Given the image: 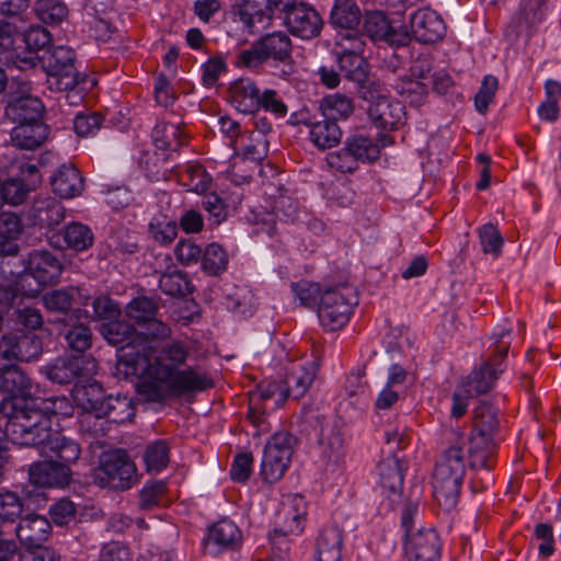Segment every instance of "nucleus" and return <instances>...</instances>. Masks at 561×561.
Masks as SVG:
<instances>
[{"instance_id": "obj_51", "label": "nucleus", "mask_w": 561, "mask_h": 561, "mask_svg": "<svg viewBox=\"0 0 561 561\" xmlns=\"http://www.w3.org/2000/svg\"><path fill=\"white\" fill-rule=\"evenodd\" d=\"M159 288L171 297H185L194 289L187 274L179 270L163 273L159 279Z\"/></svg>"}, {"instance_id": "obj_54", "label": "nucleus", "mask_w": 561, "mask_h": 561, "mask_svg": "<svg viewBox=\"0 0 561 561\" xmlns=\"http://www.w3.org/2000/svg\"><path fill=\"white\" fill-rule=\"evenodd\" d=\"M149 232L154 241L160 244H170L178 236V224L159 214L154 216L149 224Z\"/></svg>"}, {"instance_id": "obj_22", "label": "nucleus", "mask_w": 561, "mask_h": 561, "mask_svg": "<svg viewBox=\"0 0 561 561\" xmlns=\"http://www.w3.org/2000/svg\"><path fill=\"white\" fill-rule=\"evenodd\" d=\"M411 38L423 44L442 41L446 34V25L442 16L431 9H419L409 19Z\"/></svg>"}, {"instance_id": "obj_50", "label": "nucleus", "mask_w": 561, "mask_h": 561, "mask_svg": "<svg viewBox=\"0 0 561 561\" xmlns=\"http://www.w3.org/2000/svg\"><path fill=\"white\" fill-rule=\"evenodd\" d=\"M33 11L41 22L48 25H58L69 15L64 0H35Z\"/></svg>"}, {"instance_id": "obj_11", "label": "nucleus", "mask_w": 561, "mask_h": 561, "mask_svg": "<svg viewBox=\"0 0 561 561\" xmlns=\"http://www.w3.org/2000/svg\"><path fill=\"white\" fill-rule=\"evenodd\" d=\"M298 438L288 431H279L268 439L262 458L261 474L268 483L280 479L288 468Z\"/></svg>"}, {"instance_id": "obj_18", "label": "nucleus", "mask_w": 561, "mask_h": 561, "mask_svg": "<svg viewBox=\"0 0 561 561\" xmlns=\"http://www.w3.org/2000/svg\"><path fill=\"white\" fill-rule=\"evenodd\" d=\"M363 30L374 42H385L394 47L410 44L411 35L405 28H394L381 11H370L363 15Z\"/></svg>"}, {"instance_id": "obj_3", "label": "nucleus", "mask_w": 561, "mask_h": 561, "mask_svg": "<svg viewBox=\"0 0 561 561\" xmlns=\"http://www.w3.org/2000/svg\"><path fill=\"white\" fill-rule=\"evenodd\" d=\"M41 67L47 76V88L65 93L69 105H79L96 81L76 66V51L64 45L49 47L39 57Z\"/></svg>"}, {"instance_id": "obj_44", "label": "nucleus", "mask_w": 561, "mask_h": 561, "mask_svg": "<svg viewBox=\"0 0 561 561\" xmlns=\"http://www.w3.org/2000/svg\"><path fill=\"white\" fill-rule=\"evenodd\" d=\"M319 110L321 111V117L328 119H347L355 110L353 100L344 94L334 93L324 96L319 102Z\"/></svg>"}, {"instance_id": "obj_46", "label": "nucleus", "mask_w": 561, "mask_h": 561, "mask_svg": "<svg viewBox=\"0 0 561 561\" xmlns=\"http://www.w3.org/2000/svg\"><path fill=\"white\" fill-rule=\"evenodd\" d=\"M547 0H522L516 21L519 31L530 33L546 16Z\"/></svg>"}, {"instance_id": "obj_8", "label": "nucleus", "mask_w": 561, "mask_h": 561, "mask_svg": "<svg viewBox=\"0 0 561 561\" xmlns=\"http://www.w3.org/2000/svg\"><path fill=\"white\" fill-rule=\"evenodd\" d=\"M511 329H503L499 333H493L491 339L492 355L482 364L479 369L473 370L462 383L466 392L473 397L486 393L492 389L499 376L505 370L504 359L507 356L511 346Z\"/></svg>"}, {"instance_id": "obj_37", "label": "nucleus", "mask_w": 561, "mask_h": 561, "mask_svg": "<svg viewBox=\"0 0 561 561\" xmlns=\"http://www.w3.org/2000/svg\"><path fill=\"white\" fill-rule=\"evenodd\" d=\"M48 136V127L42 121L16 124L11 130L12 144L21 149L33 150L39 147Z\"/></svg>"}, {"instance_id": "obj_15", "label": "nucleus", "mask_w": 561, "mask_h": 561, "mask_svg": "<svg viewBox=\"0 0 561 561\" xmlns=\"http://www.w3.org/2000/svg\"><path fill=\"white\" fill-rule=\"evenodd\" d=\"M362 20L363 13L355 0H334L329 23L334 30L340 32V46L343 45L342 41L353 42L354 48L363 46V42L359 38Z\"/></svg>"}, {"instance_id": "obj_27", "label": "nucleus", "mask_w": 561, "mask_h": 561, "mask_svg": "<svg viewBox=\"0 0 561 561\" xmlns=\"http://www.w3.org/2000/svg\"><path fill=\"white\" fill-rule=\"evenodd\" d=\"M344 144L358 164L374 163L380 158L381 149L392 144V138L387 134H379L377 139L374 140L367 135L355 133L348 135Z\"/></svg>"}, {"instance_id": "obj_2", "label": "nucleus", "mask_w": 561, "mask_h": 561, "mask_svg": "<svg viewBox=\"0 0 561 561\" xmlns=\"http://www.w3.org/2000/svg\"><path fill=\"white\" fill-rule=\"evenodd\" d=\"M0 412L7 419V437L13 444L35 448L38 454L61 444L66 458L75 457L77 442L53 430L48 413L55 412L50 408H37L34 402L21 400H3Z\"/></svg>"}, {"instance_id": "obj_43", "label": "nucleus", "mask_w": 561, "mask_h": 561, "mask_svg": "<svg viewBox=\"0 0 561 561\" xmlns=\"http://www.w3.org/2000/svg\"><path fill=\"white\" fill-rule=\"evenodd\" d=\"M61 237L66 248L73 252L87 251L94 243L92 229L88 225L79 221L67 224L61 230Z\"/></svg>"}, {"instance_id": "obj_12", "label": "nucleus", "mask_w": 561, "mask_h": 561, "mask_svg": "<svg viewBox=\"0 0 561 561\" xmlns=\"http://www.w3.org/2000/svg\"><path fill=\"white\" fill-rule=\"evenodd\" d=\"M43 354L42 337L32 330H12L0 337V364L34 362Z\"/></svg>"}, {"instance_id": "obj_64", "label": "nucleus", "mask_w": 561, "mask_h": 561, "mask_svg": "<svg viewBox=\"0 0 561 561\" xmlns=\"http://www.w3.org/2000/svg\"><path fill=\"white\" fill-rule=\"evenodd\" d=\"M291 289L302 306L309 308L317 305L319 306L323 293L319 284L304 279L298 283H294L291 285Z\"/></svg>"}, {"instance_id": "obj_32", "label": "nucleus", "mask_w": 561, "mask_h": 561, "mask_svg": "<svg viewBox=\"0 0 561 561\" xmlns=\"http://www.w3.org/2000/svg\"><path fill=\"white\" fill-rule=\"evenodd\" d=\"M50 522L42 515L30 514L21 518L15 527V535L26 548L41 545L50 535Z\"/></svg>"}, {"instance_id": "obj_34", "label": "nucleus", "mask_w": 561, "mask_h": 561, "mask_svg": "<svg viewBox=\"0 0 561 561\" xmlns=\"http://www.w3.org/2000/svg\"><path fill=\"white\" fill-rule=\"evenodd\" d=\"M96 403L88 396L82 403V412L79 415V431L89 438L98 439L107 435L112 428L110 421L100 411L94 410Z\"/></svg>"}, {"instance_id": "obj_55", "label": "nucleus", "mask_w": 561, "mask_h": 561, "mask_svg": "<svg viewBox=\"0 0 561 561\" xmlns=\"http://www.w3.org/2000/svg\"><path fill=\"white\" fill-rule=\"evenodd\" d=\"M158 306L151 298L139 296L134 298L125 308L126 316L138 325L145 324L157 314Z\"/></svg>"}, {"instance_id": "obj_20", "label": "nucleus", "mask_w": 561, "mask_h": 561, "mask_svg": "<svg viewBox=\"0 0 561 561\" xmlns=\"http://www.w3.org/2000/svg\"><path fill=\"white\" fill-rule=\"evenodd\" d=\"M90 391L92 393L91 398L98 405L94 410L105 415L112 425L131 421L135 416L134 402L127 396L118 393L104 397L102 396V387L99 385L90 386L85 394L89 396Z\"/></svg>"}, {"instance_id": "obj_39", "label": "nucleus", "mask_w": 561, "mask_h": 561, "mask_svg": "<svg viewBox=\"0 0 561 561\" xmlns=\"http://www.w3.org/2000/svg\"><path fill=\"white\" fill-rule=\"evenodd\" d=\"M350 47H344L339 56V67L344 72L345 78L357 83L367 81L369 76L368 62L357 50L362 49L353 47V42H350Z\"/></svg>"}, {"instance_id": "obj_58", "label": "nucleus", "mask_w": 561, "mask_h": 561, "mask_svg": "<svg viewBox=\"0 0 561 561\" xmlns=\"http://www.w3.org/2000/svg\"><path fill=\"white\" fill-rule=\"evenodd\" d=\"M0 193L4 204L16 206L26 201L30 187L23 180L10 178L3 183L0 182Z\"/></svg>"}, {"instance_id": "obj_23", "label": "nucleus", "mask_w": 561, "mask_h": 561, "mask_svg": "<svg viewBox=\"0 0 561 561\" xmlns=\"http://www.w3.org/2000/svg\"><path fill=\"white\" fill-rule=\"evenodd\" d=\"M409 561H439L442 543L434 528H423L405 539Z\"/></svg>"}, {"instance_id": "obj_48", "label": "nucleus", "mask_w": 561, "mask_h": 561, "mask_svg": "<svg viewBox=\"0 0 561 561\" xmlns=\"http://www.w3.org/2000/svg\"><path fill=\"white\" fill-rule=\"evenodd\" d=\"M396 92L411 105H422L428 94V84L411 77H399L392 84Z\"/></svg>"}, {"instance_id": "obj_21", "label": "nucleus", "mask_w": 561, "mask_h": 561, "mask_svg": "<svg viewBox=\"0 0 561 561\" xmlns=\"http://www.w3.org/2000/svg\"><path fill=\"white\" fill-rule=\"evenodd\" d=\"M22 94L10 96L4 107V115L12 123H34L43 119L44 104L43 102L28 93L31 83L23 81L21 83Z\"/></svg>"}, {"instance_id": "obj_42", "label": "nucleus", "mask_w": 561, "mask_h": 561, "mask_svg": "<svg viewBox=\"0 0 561 561\" xmlns=\"http://www.w3.org/2000/svg\"><path fill=\"white\" fill-rule=\"evenodd\" d=\"M316 378V368L314 366L306 367L299 365L293 368L285 378L284 381V392L287 398H293L295 400L300 399L312 385Z\"/></svg>"}, {"instance_id": "obj_30", "label": "nucleus", "mask_w": 561, "mask_h": 561, "mask_svg": "<svg viewBox=\"0 0 561 561\" xmlns=\"http://www.w3.org/2000/svg\"><path fill=\"white\" fill-rule=\"evenodd\" d=\"M32 388V379L16 364L4 363L0 367V391L12 394L11 400L27 402Z\"/></svg>"}, {"instance_id": "obj_28", "label": "nucleus", "mask_w": 561, "mask_h": 561, "mask_svg": "<svg viewBox=\"0 0 561 561\" xmlns=\"http://www.w3.org/2000/svg\"><path fill=\"white\" fill-rule=\"evenodd\" d=\"M65 206L53 196L35 198L28 213L34 226L46 229H55L65 220Z\"/></svg>"}, {"instance_id": "obj_41", "label": "nucleus", "mask_w": 561, "mask_h": 561, "mask_svg": "<svg viewBox=\"0 0 561 561\" xmlns=\"http://www.w3.org/2000/svg\"><path fill=\"white\" fill-rule=\"evenodd\" d=\"M151 137L156 148L162 151H178L186 144V137L178 124L158 123Z\"/></svg>"}, {"instance_id": "obj_4", "label": "nucleus", "mask_w": 561, "mask_h": 561, "mask_svg": "<svg viewBox=\"0 0 561 561\" xmlns=\"http://www.w3.org/2000/svg\"><path fill=\"white\" fill-rule=\"evenodd\" d=\"M101 335L117 347L116 376L123 379L138 376L146 364L148 343L128 322L114 319L100 325Z\"/></svg>"}, {"instance_id": "obj_35", "label": "nucleus", "mask_w": 561, "mask_h": 561, "mask_svg": "<svg viewBox=\"0 0 561 561\" xmlns=\"http://www.w3.org/2000/svg\"><path fill=\"white\" fill-rule=\"evenodd\" d=\"M82 358L79 357H58L51 363L41 367L39 371L55 383L68 385L82 375Z\"/></svg>"}, {"instance_id": "obj_25", "label": "nucleus", "mask_w": 561, "mask_h": 561, "mask_svg": "<svg viewBox=\"0 0 561 561\" xmlns=\"http://www.w3.org/2000/svg\"><path fill=\"white\" fill-rule=\"evenodd\" d=\"M405 470L407 465L400 460L393 451H390L389 455L377 465L379 485L383 492H387V496L392 501H397L401 497Z\"/></svg>"}, {"instance_id": "obj_14", "label": "nucleus", "mask_w": 561, "mask_h": 561, "mask_svg": "<svg viewBox=\"0 0 561 561\" xmlns=\"http://www.w3.org/2000/svg\"><path fill=\"white\" fill-rule=\"evenodd\" d=\"M101 480L111 489L128 490L137 481V468L124 449L104 455L100 466Z\"/></svg>"}, {"instance_id": "obj_31", "label": "nucleus", "mask_w": 561, "mask_h": 561, "mask_svg": "<svg viewBox=\"0 0 561 561\" xmlns=\"http://www.w3.org/2000/svg\"><path fill=\"white\" fill-rule=\"evenodd\" d=\"M275 11L277 10L271 4V0L262 3L255 0H242L238 5L237 14L244 27L250 33H255L270 23Z\"/></svg>"}, {"instance_id": "obj_9", "label": "nucleus", "mask_w": 561, "mask_h": 561, "mask_svg": "<svg viewBox=\"0 0 561 561\" xmlns=\"http://www.w3.org/2000/svg\"><path fill=\"white\" fill-rule=\"evenodd\" d=\"M358 299L353 286L347 284L323 290L318 307V318L322 327L329 331L343 328L350 320L352 307Z\"/></svg>"}, {"instance_id": "obj_24", "label": "nucleus", "mask_w": 561, "mask_h": 561, "mask_svg": "<svg viewBox=\"0 0 561 561\" xmlns=\"http://www.w3.org/2000/svg\"><path fill=\"white\" fill-rule=\"evenodd\" d=\"M404 105L390 98H378L369 103L367 115L370 123L381 130H394L405 118Z\"/></svg>"}, {"instance_id": "obj_7", "label": "nucleus", "mask_w": 561, "mask_h": 561, "mask_svg": "<svg viewBox=\"0 0 561 561\" xmlns=\"http://www.w3.org/2000/svg\"><path fill=\"white\" fill-rule=\"evenodd\" d=\"M47 450L46 453H39L41 457L46 458L43 461H36L28 468L30 481L41 488H66L72 481L71 466L75 465L81 455V447L77 443L75 450V457L72 459L64 457L66 455L61 453V444Z\"/></svg>"}, {"instance_id": "obj_59", "label": "nucleus", "mask_w": 561, "mask_h": 561, "mask_svg": "<svg viewBox=\"0 0 561 561\" xmlns=\"http://www.w3.org/2000/svg\"><path fill=\"white\" fill-rule=\"evenodd\" d=\"M24 511L22 499L14 492L5 491L0 493V520L3 523H14L21 519Z\"/></svg>"}, {"instance_id": "obj_5", "label": "nucleus", "mask_w": 561, "mask_h": 561, "mask_svg": "<svg viewBox=\"0 0 561 561\" xmlns=\"http://www.w3.org/2000/svg\"><path fill=\"white\" fill-rule=\"evenodd\" d=\"M465 474L463 448L450 446L437 461L432 480L434 499L443 510L450 511L457 505Z\"/></svg>"}, {"instance_id": "obj_61", "label": "nucleus", "mask_w": 561, "mask_h": 561, "mask_svg": "<svg viewBox=\"0 0 561 561\" xmlns=\"http://www.w3.org/2000/svg\"><path fill=\"white\" fill-rule=\"evenodd\" d=\"M165 492L167 483L164 481H148L139 491L140 510L150 511L153 507L160 505Z\"/></svg>"}, {"instance_id": "obj_57", "label": "nucleus", "mask_w": 561, "mask_h": 561, "mask_svg": "<svg viewBox=\"0 0 561 561\" xmlns=\"http://www.w3.org/2000/svg\"><path fill=\"white\" fill-rule=\"evenodd\" d=\"M51 34L43 26H31L23 33V42L30 54L34 53L39 55V51L45 54L51 44Z\"/></svg>"}, {"instance_id": "obj_19", "label": "nucleus", "mask_w": 561, "mask_h": 561, "mask_svg": "<svg viewBox=\"0 0 561 561\" xmlns=\"http://www.w3.org/2000/svg\"><path fill=\"white\" fill-rule=\"evenodd\" d=\"M81 289L76 286H66L58 289H51L42 297L47 311L59 316L54 322L64 323L66 321H78L83 311L81 308H73L81 299Z\"/></svg>"}, {"instance_id": "obj_40", "label": "nucleus", "mask_w": 561, "mask_h": 561, "mask_svg": "<svg viewBox=\"0 0 561 561\" xmlns=\"http://www.w3.org/2000/svg\"><path fill=\"white\" fill-rule=\"evenodd\" d=\"M0 271L3 275L14 278L26 291L27 297H36L38 295V287H32V283H27V256L22 257L19 254L4 255L1 257Z\"/></svg>"}, {"instance_id": "obj_53", "label": "nucleus", "mask_w": 561, "mask_h": 561, "mask_svg": "<svg viewBox=\"0 0 561 561\" xmlns=\"http://www.w3.org/2000/svg\"><path fill=\"white\" fill-rule=\"evenodd\" d=\"M228 253L218 243H210L204 250L201 264L205 273L210 276H218L228 267Z\"/></svg>"}, {"instance_id": "obj_36", "label": "nucleus", "mask_w": 561, "mask_h": 561, "mask_svg": "<svg viewBox=\"0 0 561 561\" xmlns=\"http://www.w3.org/2000/svg\"><path fill=\"white\" fill-rule=\"evenodd\" d=\"M343 541V530L340 527H324L317 539L316 561H341Z\"/></svg>"}, {"instance_id": "obj_16", "label": "nucleus", "mask_w": 561, "mask_h": 561, "mask_svg": "<svg viewBox=\"0 0 561 561\" xmlns=\"http://www.w3.org/2000/svg\"><path fill=\"white\" fill-rule=\"evenodd\" d=\"M242 543V533L229 518H221L207 528L203 539V552L218 557L225 552L237 550Z\"/></svg>"}, {"instance_id": "obj_1", "label": "nucleus", "mask_w": 561, "mask_h": 561, "mask_svg": "<svg viewBox=\"0 0 561 561\" xmlns=\"http://www.w3.org/2000/svg\"><path fill=\"white\" fill-rule=\"evenodd\" d=\"M148 344L146 364L136 378L147 377L137 383L138 394L146 401L163 402L182 398L214 387L207 373L195 367L182 368L188 357V350L180 342H170L152 354Z\"/></svg>"}, {"instance_id": "obj_17", "label": "nucleus", "mask_w": 561, "mask_h": 561, "mask_svg": "<svg viewBox=\"0 0 561 561\" xmlns=\"http://www.w3.org/2000/svg\"><path fill=\"white\" fill-rule=\"evenodd\" d=\"M27 283L35 280L38 294L43 287L56 284L62 273L60 260L48 250H33L27 254Z\"/></svg>"}, {"instance_id": "obj_52", "label": "nucleus", "mask_w": 561, "mask_h": 561, "mask_svg": "<svg viewBox=\"0 0 561 561\" xmlns=\"http://www.w3.org/2000/svg\"><path fill=\"white\" fill-rule=\"evenodd\" d=\"M144 461L148 472H161L170 461V447L164 439H157L147 445L144 451Z\"/></svg>"}, {"instance_id": "obj_33", "label": "nucleus", "mask_w": 561, "mask_h": 561, "mask_svg": "<svg viewBox=\"0 0 561 561\" xmlns=\"http://www.w3.org/2000/svg\"><path fill=\"white\" fill-rule=\"evenodd\" d=\"M305 125L309 128V140L320 150L331 149L341 142L343 133L334 119L321 117L307 121Z\"/></svg>"}, {"instance_id": "obj_49", "label": "nucleus", "mask_w": 561, "mask_h": 561, "mask_svg": "<svg viewBox=\"0 0 561 561\" xmlns=\"http://www.w3.org/2000/svg\"><path fill=\"white\" fill-rule=\"evenodd\" d=\"M64 325V337L72 351L77 353H84L92 345L91 329L84 323L78 321H66Z\"/></svg>"}, {"instance_id": "obj_10", "label": "nucleus", "mask_w": 561, "mask_h": 561, "mask_svg": "<svg viewBox=\"0 0 561 561\" xmlns=\"http://www.w3.org/2000/svg\"><path fill=\"white\" fill-rule=\"evenodd\" d=\"M313 451L321 467L335 466L345 455L346 426L340 417L317 416Z\"/></svg>"}, {"instance_id": "obj_6", "label": "nucleus", "mask_w": 561, "mask_h": 561, "mask_svg": "<svg viewBox=\"0 0 561 561\" xmlns=\"http://www.w3.org/2000/svg\"><path fill=\"white\" fill-rule=\"evenodd\" d=\"M291 59L290 37L283 31H275L259 37L248 48L239 50L234 65L238 68L254 70L268 61L289 65Z\"/></svg>"}, {"instance_id": "obj_45", "label": "nucleus", "mask_w": 561, "mask_h": 561, "mask_svg": "<svg viewBox=\"0 0 561 561\" xmlns=\"http://www.w3.org/2000/svg\"><path fill=\"white\" fill-rule=\"evenodd\" d=\"M307 515V503L300 494H294L283 504L277 518L290 524L288 531L302 533L304 522Z\"/></svg>"}, {"instance_id": "obj_47", "label": "nucleus", "mask_w": 561, "mask_h": 561, "mask_svg": "<svg viewBox=\"0 0 561 561\" xmlns=\"http://www.w3.org/2000/svg\"><path fill=\"white\" fill-rule=\"evenodd\" d=\"M470 468L491 470L494 467L495 442L483 440L482 438H469Z\"/></svg>"}, {"instance_id": "obj_29", "label": "nucleus", "mask_w": 561, "mask_h": 561, "mask_svg": "<svg viewBox=\"0 0 561 561\" xmlns=\"http://www.w3.org/2000/svg\"><path fill=\"white\" fill-rule=\"evenodd\" d=\"M53 192L61 198L81 196L84 191V179L79 169L72 163L60 165L50 176Z\"/></svg>"}, {"instance_id": "obj_13", "label": "nucleus", "mask_w": 561, "mask_h": 561, "mask_svg": "<svg viewBox=\"0 0 561 561\" xmlns=\"http://www.w3.org/2000/svg\"><path fill=\"white\" fill-rule=\"evenodd\" d=\"M275 9L284 12V21L288 31L302 39H311L320 35L323 21L320 14L311 5L291 0H278Z\"/></svg>"}, {"instance_id": "obj_62", "label": "nucleus", "mask_w": 561, "mask_h": 561, "mask_svg": "<svg viewBox=\"0 0 561 561\" xmlns=\"http://www.w3.org/2000/svg\"><path fill=\"white\" fill-rule=\"evenodd\" d=\"M482 251L485 254H492L497 257L502 252L504 239L501 236L497 227L491 222L483 225L478 230Z\"/></svg>"}, {"instance_id": "obj_63", "label": "nucleus", "mask_w": 561, "mask_h": 561, "mask_svg": "<svg viewBox=\"0 0 561 561\" xmlns=\"http://www.w3.org/2000/svg\"><path fill=\"white\" fill-rule=\"evenodd\" d=\"M499 80L496 77L491 75L483 77L481 87L474 96V106L480 114L488 112L490 103L494 100Z\"/></svg>"}, {"instance_id": "obj_26", "label": "nucleus", "mask_w": 561, "mask_h": 561, "mask_svg": "<svg viewBox=\"0 0 561 561\" xmlns=\"http://www.w3.org/2000/svg\"><path fill=\"white\" fill-rule=\"evenodd\" d=\"M261 92L253 79L239 78L228 88V101L239 113L254 115L259 112Z\"/></svg>"}, {"instance_id": "obj_60", "label": "nucleus", "mask_w": 561, "mask_h": 561, "mask_svg": "<svg viewBox=\"0 0 561 561\" xmlns=\"http://www.w3.org/2000/svg\"><path fill=\"white\" fill-rule=\"evenodd\" d=\"M48 513L53 523L62 527L76 523L78 508L75 502L62 497L50 505Z\"/></svg>"}, {"instance_id": "obj_38", "label": "nucleus", "mask_w": 561, "mask_h": 561, "mask_svg": "<svg viewBox=\"0 0 561 561\" xmlns=\"http://www.w3.org/2000/svg\"><path fill=\"white\" fill-rule=\"evenodd\" d=\"M497 431V410L491 403L481 401L474 409L470 438H482L483 440L494 442Z\"/></svg>"}, {"instance_id": "obj_56", "label": "nucleus", "mask_w": 561, "mask_h": 561, "mask_svg": "<svg viewBox=\"0 0 561 561\" xmlns=\"http://www.w3.org/2000/svg\"><path fill=\"white\" fill-rule=\"evenodd\" d=\"M290 524L277 518V526L270 534L268 539L275 558L284 559L290 550V536H299L301 533L288 531Z\"/></svg>"}]
</instances>
